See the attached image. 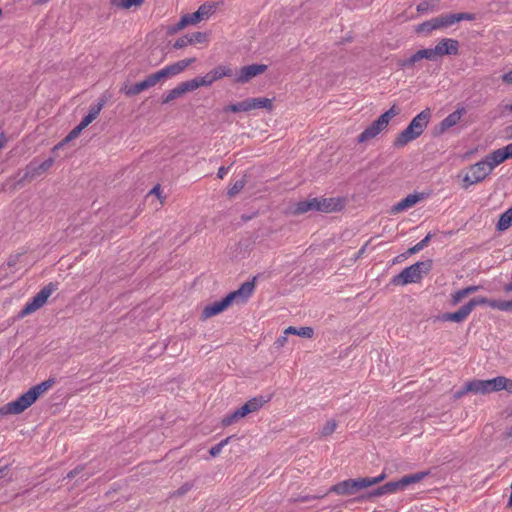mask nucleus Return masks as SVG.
Masks as SVG:
<instances>
[{
    "label": "nucleus",
    "mask_w": 512,
    "mask_h": 512,
    "mask_svg": "<svg viewBox=\"0 0 512 512\" xmlns=\"http://www.w3.org/2000/svg\"><path fill=\"white\" fill-rule=\"evenodd\" d=\"M54 384L55 379L49 378L31 387L27 392L19 396L16 400L0 407V417L21 414L32 404H34L42 394L52 388Z\"/></svg>",
    "instance_id": "obj_1"
},
{
    "label": "nucleus",
    "mask_w": 512,
    "mask_h": 512,
    "mask_svg": "<svg viewBox=\"0 0 512 512\" xmlns=\"http://www.w3.org/2000/svg\"><path fill=\"white\" fill-rule=\"evenodd\" d=\"M254 290V282H244L239 289L230 292L220 301L205 306L202 311V318L207 319L226 310L233 302L244 303L248 300Z\"/></svg>",
    "instance_id": "obj_2"
},
{
    "label": "nucleus",
    "mask_w": 512,
    "mask_h": 512,
    "mask_svg": "<svg viewBox=\"0 0 512 512\" xmlns=\"http://www.w3.org/2000/svg\"><path fill=\"white\" fill-rule=\"evenodd\" d=\"M431 116L430 108L422 110L410 121L408 126L397 135L393 145L397 148H401L420 137L428 126Z\"/></svg>",
    "instance_id": "obj_3"
},
{
    "label": "nucleus",
    "mask_w": 512,
    "mask_h": 512,
    "mask_svg": "<svg viewBox=\"0 0 512 512\" xmlns=\"http://www.w3.org/2000/svg\"><path fill=\"white\" fill-rule=\"evenodd\" d=\"M386 478L384 473L377 477H363L357 479H347L335 485H332L327 493H335L338 495H354L362 489L374 486L382 482Z\"/></svg>",
    "instance_id": "obj_4"
},
{
    "label": "nucleus",
    "mask_w": 512,
    "mask_h": 512,
    "mask_svg": "<svg viewBox=\"0 0 512 512\" xmlns=\"http://www.w3.org/2000/svg\"><path fill=\"white\" fill-rule=\"evenodd\" d=\"M433 262L428 259L416 262L409 267L404 268L399 274L395 275L391 283L393 285H407L409 283H418L432 268Z\"/></svg>",
    "instance_id": "obj_5"
},
{
    "label": "nucleus",
    "mask_w": 512,
    "mask_h": 512,
    "mask_svg": "<svg viewBox=\"0 0 512 512\" xmlns=\"http://www.w3.org/2000/svg\"><path fill=\"white\" fill-rule=\"evenodd\" d=\"M54 163V158H48L40 164H36L34 161L30 162L23 171H19L15 176L14 188H21L27 182L33 181L35 178L41 176L48 171Z\"/></svg>",
    "instance_id": "obj_6"
},
{
    "label": "nucleus",
    "mask_w": 512,
    "mask_h": 512,
    "mask_svg": "<svg viewBox=\"0 0 512 512\" xmlns=\"http://www.w3.org/2000/svg\"><path fill=\"white\" fill-rule=\"evenodd\" d=\"M55 290H57V284L55 283L51 282L44 286L29 302L26 303L19 312V317L23 318L40 309Z\"/></svg>",
    "instance_id": "obj_7"
},
{
    "label": "nucleus",
    "mask_w": 512,
    "mask_h": 512,
    "mask_svg": "<svg viewBox=\"0 0 512 512\" xmlns=\"http://www.w3.org/2000/svg\"><path fill=\"white\" fill-rule=\"evenodd\" d=\"M486 302H487L486 297L472 298L468 303H466L465 305L460 307L457 311L444 313L440 319L442 321H451V322H455V323H461L469 316V314L472 312V310L476 306L483 305Z\"/></svg>",
    "instance_id": "obj_8"
},
{
    "label": "nucleus",
    "mask_w": 512,
    "mask_h": 512,
    "mask_svg": "<svg viewBox=\"0 0 512 512\" xmlns=\"http://www.w3.org/2000/svg\"><path fill=\"white\" fill-rule=\"evenodd\" d=\"M475 15L472 13H451L444 14L428 20L432 30L449 27L462 20L473 21Z\"/></svg>",
    "instance_id": "obj_9"
},
{
    "label": "nucleus",
    "mask_w": 512,
    "mask_h": 512,
    "mask_svg": "<svg viewBox=\"0 0 512 512\" xmlns=\"http://www.w3.org/2000/svg\"><path fill=\"white\" fill-rule=\"evenodd\" d=\"M267 66L264 64H251L243 66L237 71H234L233 81L235 83L244 84L249 82L254 77L264 73Z\"/></svg>",
    "instance_id": "obj_10"
},
{
    "label": "nucleus",
    "mask_w": 512,
    "mask_h": 512,
    "mask_svg": "<svg viewBox=\"0 0 512 512\" xmlns=\"http://www.w3.org/2000/svg\"><path fill=\"white\" fill-rule=\"evenodd\" d=\"M465 113L466 110L464 107L457 108L454 112L450 113L437 126L433 128L432 135L434 137H438L444 134L448 129L458 124Z\"/></svg>",
    "instance_id": "obj_11"
},
{
    "label": "nucleus",
    "mask_w": 512,
    "mask_h": 512,
    "mask_svg": "<svg viewBox=\"0 0 512 512\" xmlns=\"http://www.w3.org/2000/svg\"><path fill=\"white\" fill-rule=\"evenodd\" d=\"M195 58H187L180 61H177L173 64H170L161 70L155 72L157 75L159 82L174 77L184 71L190 64L195 62Z\"/></svg>",
    "instance_id": "obj_12"
},
{
    "label": "nucleus",
    "mask_w": 512,
    "mask_h": 512,
    "mask_svg": "<svg viewBox=\"0 0 512 512\" xmlns=\"http://www.w3.org/2000/svg\"><path fill=\"white\" fill-rule=\"evenodd\" d=\"M388 127L379 117L371 123L357 138L358 143L367 142L377 135H379L383 130Z\"/></svg>",
    "instance_id": "obj_13"
},
{
    "label": "nucleus",
    "mask_w": 512,
    "mask_h": 512,
    "mask_svg": "<svg viewBox=\"0 0 512 512\" xmlns=\"http://www.w3.org/2000/svg\"><path fill=\"white\" fill-rule=\"evenodd\" d=\"M488 392H498L501 390H507L512 393V380L504 377L498 376L493 379L487 380Z\"/></svg>",
    "instance_id": "obj_14"
},
{
    "label": "nucleus",
    "mask_w": 512,
    "mask_h": 512,
    "mask_svg": "<svg viewBox=\"0 0 512 512\" xmlns=\"http://www.w3.org/2000/svg\"><path fill=\"white\" fill-rule=\"evenodd\" d=\"M492 172L491 167L484 159L473 164L470 167L469 173L473 176L474 182L483 181Z\"/></svg>",
    "instance_id": "obj_15"
},
{
    "label": "nucleus",
    "mask_w": 512,
    "mask_h": 512,
    "mask_svg": "<svg viewBox=\"0 0 512 512\" xmlns=\"http://www.w3.org/2000/svg\"><path fill=\"white\" fill-rule=\"evenodd\" d=\"M440 49V56L457 55L459 52V42L455 39L443 38L435 46Z\"/></svg>",
    "instance_id": "obj_16"
},
{
    "label": "nucleus",
    "mask_w": 512,
    "mask_h": 512,
    "mask_svg": "<svg viewBox=\"0 0 512 512\" xmlns=\"http://www.w3.org/2000/svg\"><path fill=\"white\" fill-rule=\"evenodd\" d=\"M214 5L203 4L197 11L186 14L191 24H197L214 12Z\"/></svg>",
    "instance_id": "obj_17"
},
{
    "label": "nucleus",
    "mask_w": 512,
    "mask_h": 512,
    "mask_svg": "<svg viewBox=\"0 0 512 512\" xmlns=\"http://www.w3.org/2000/svg\"><path fill=\"white\" fill-rule=\"evenodd\" d=\"M250 413H251V411L249 410V408L246 405V403H244V405H242L241 407L237 408L234 412H232L231 414L226 415L222 419L221 423H222V425L224 427L230 426L233 423L237 422L239 419L247 416Z\"/></svg>",
    "instance_id": "obj_18"
},
{
    "label": "nucleus",
    "mask_w": 512,
    "mask_h": 512,
    "mask_svg": "<svg viewBox=\"0 0 512 512\" xmlns=\"http://www.w3.org/2000/svg\"><path fill=\"white\" fill-rule=\"evenodd\" d=\"M320 212L330 213L340 211L343 208V202L339 198L320 197Z\"/></svg>",
    "instance_id": "obj_19"
},
{
    "label": "nucleus",
    "mask_w": 512,
    "mask_h": 512,
    "mask_svg": "<svg viewBox=\"0 0 512 512\" xmlns=\"http://www.w3.org/2000/svg\"><path fill=\"white\" fill-rule=\"evenodd\" d=\"M420 200H421L420 194H409L408 196H406L404 199H402L401 201H399L397 204H395L392 207V212L399 213L401 211H404L408 208L413 207Z\"/></svg>",
    "instance_id": "obj_20"
},
{
    "label": "nucleus",
    "mask_w": 512,
    "mask_h": 512,
    "mask_svg": "<svg viewBox=\"0 0 512 512\" xmlns=\"http://www.w3.org/2000/svg\"><path fill=\"white\" fill-rule=\"evenodd\" d=\"M423 60L419 50L410 57L397 60V67L402 70H413Z\"/></svg>",
    "instance_id": "obj_21"
},
{
    "label": "nucleus",
    "mask_w": 512,
    "mask_h": 512,
    "mask_svg": "<svg viewBox=\"0 0 512 512\" xmlns=\"http://www.w3.org/2000/svg\"><path fill=\"white\" fill-rule=\"evenodd\" d=\"M148 89H150L148 87V82H146L144 79L133 85L124 84V86L120 89V92L125 94L127 97H133Z\"/></svg>",
    "instance_id": "obj_22"
},
{
    "label": "nucleus",
    "mask_w": 512,
    "mask_h": 512,
    "mask_svg": "<svg viewBox=\"0 0 512 512\" xmlns=\"http://www.w3.org/2000/svg\"><path fill=\"white\" fill-rule=\"evenodd\" d=\"M391 493H395V489L393 488V485H392V483L390 481V482H387V483H385L384 485H382L380 487H377L376 489H374L373 491L367 493L366 495L361 496L357 500H360V499H371V498H375V497H379V496H382V495H385V494H391Z\"/></svg>",
    "instance_id": "obj_23"
},
{
    "label": "nucleus",
    "mask_w": 512,
    "mask_h": 512,
    "mask_svg": "<svg viewBox=\"0 0 512 512\" xmlns=\"http://www.w3.org/2000/svg\"><path fill=\"white\" fill-rule=\"evenodd\" d=\"M484 160L487 161V164H489V166L493 170L496 166L503 163L506 160V157L504 155V152L502 151V148H499L489 153Z\"/></svg>",
    "instance_id": "obj_24"
},
{
    "label": "nucleus",
    "mask_w": 512,
    "mask_h": 512,
    "mask_svg": "<svg viewBox=\"0 0 512 512\" xmlns=\"http://www.w3.org/2000/svg\"><path fill=\"white\" fill-rule=\"evenodd\" d=\"M467 390H470V393L474 394H489L487 380L474 379L469 381L467 382Z\"/></svg>",
    "instance_id": "obj_25"
},
{
    "label": "nucleus",
    "mask_w": 512,
    "mask_h": 512,
    "mask_svg": "<svg viewBox=\"0 0 512 512\" xmlns=\"http://www.w3.org/2000/svg\"><path fill=\"white\" fill-rule=\"evenodd\" d=\"M212 80L217 81L223 77H233L234 76V70L230 68L229 66L225 65H219L210 72Z\"/></svg>",
    "instance_id": "obj_26"
},
{
    "label": "nucleus",
    "mask_w": 512,
    "mask_h": 512,
    "mask_svg": "<svg viewBox=\"0 0 512 512\" xmlns=\"http://www.w3.org/2000/svg\"><path fill=\"white\" fill-rule=\"evenodd\" d=\"M249 102L251 110L264 108L268 111H272L273 109L272 99L266 97L249 98Z\"/></svg>",
    "instance_id": "obj_27"
},
{
    "label": "nucleus",
    "mask_w": 512,
    "mask_h": 512,
    "mask_svg": "<svg viewBox=\"0 0 512 512\" xmlns=\"http://www.w3.org/2000/svg\"><path fill=\"white\" fill-rule=\"evenodd\" d=\"M284 334L286 335H298L300 337H304V338H312L313 335H314V330L312 327H309V326H306V327H294V326H289L288 328L285 329L284 331Z\"/></svg>",
    "instance_id": "obj_28"
},
{
    "label": "nucleus",
    "mask_w": 512,
    "mask_h": 512,
    "mask_svg": "<svg viewBox=\"0 0 512 512\" xmlns=\"http://www.w3.org/2000/svg\"><path fill=\"white\" fill-rule=\"evenodd\" d=\"M269 401H270V397H265V396L260 395V396H256V397L249 399L246 402V405L248 406L251 413H254V412H257L260 408H262L264 406V404H266Z\"/></svg>",
    "instance_id": "obj_29"
},
{
    "label": "nucleus",
    "mask_w": 512,
    "mask_h": 512,
    "mask_svg": "<svg viewBox=\"0 0 512 512\" xmlns=\"http://www.w3.org/2000/svg\"><path fill=\"white\" fill-rule=\"evenodd\" d=\"M224 111L225 112H233V113L251 111L249 98H247L241 102H237L235 104H230V105L226 106L224 108Z\"/></svg>",
    "instance_id": "obj_30"
},
{
    "label": "nucleus",
    "mask_w": 512,
    "mask_h": 512,
    "mask_svg": "<svg viewBox=\"0 0 512 512\" xmlns=\"http://www.w3.org/2000/svg\"><path fill=\"white\" fill-rule=\"evenodd\" d=\"M429 472L427 471H421L410 475H405L401 478V483L404 485V487H407L410 484H414L417 482H420L423 480Z\"/></svg>",
    "instance_id": "obj_31"
},
{
    "label": "nucleus",
    "mask_w": 512,
    "mask_h": 512,
    "mask_svg": "<svg viewBox=\"0 0 512 512\" xmlns=\"http://www.w3.org/2000/svg\"><path fill=\"white\" fill-rule=\"evenodd\" d=\"M489 305L493 309H498L500 311H512V299L511 300H490L487 298V302L485 303Z\"/></svg>",
    "instance_id": "obj_32"
},
{
    "label": "nucleus",
    "mask_w": 512,
    "mask_h": 512,
    "mask_svg": "<svg viewBox=\"0 0 512 512\" xmlns=\"http://www.w3.org/2000/svg\"><path fill=\"white\" fill-rule=\"evenodd\" d=\"M93 473H94L93 471H86V468L84 466H78V467L74 468L73 470H71L67 474L66 478L72 479V478L79 476L82 481H85L88 478H90L93 475Z\"/></svg>",
    "instance_id": "obj_33"
},
{
    "label": "nucleus",
    "mask_w": 512,
    "mask_h": 512,
    "mask_svg": "<svg viewBox=\"0 0 512 512\" xmlns=\"http://www.w3.org/2000/svg\"><path fill=\"white\" fill-rule=\"evenodd\" d=\"M510 226H512V215L508 210L500 215V218L496 224V229L498 231H505Z\"/></svg>",
    "instance_id": "obj_34"
},
{
    "label": "nucleus",
    "mask_w": 512,
    "mask_h": 512,
    "mask_svg": "<svg viewBox=\"0 0 512 512\" xmlns=\"http://www.w3.org/2000/svg\"><path fill=\"white\" fill-rule=\"evenodd\" d=\"M308 211H312V201L311 199H307L304 201L298 202L292 211L294 215H302Z\"/></svg>",
    "instance_id": "obj_35"
},
{
    "label": "nucleus",
    "mask_w": 512,
    "mask_h": 512,
    "mask_svg": "<svg viewBox=\"0 0 512 512\" xmlns=\"http://www.w3.org/2000/svg\"><path fill=\"white\" fill-rule=\"evenodd\" d=\"M144 0H112V4L121 9H130L131 7H139Z\"/></svg>",
    "instance_id": "obj_36"
},
{
    "label": "nucleus",
    "mask_w": 512,
    "mask_h": 512,
    "mask_svg": "<svg viewBox=\"0 0 512 512\" xmlns=\"http://www.w3.org/2000/svg\"><path fill=\"white\" fill-rule=\"evenodd\" d=\"M246 183V176H243L241 179L235 181L232 184V186L228 189L227 195L230 198L236 196L245 187Z\"/></svg>",
    "instance_id": "obj_37"
},
{
    "label": "nucleus",
    "mask_w": 512,
    "mask_h": 512,
    "mask_svg": "<svg viewBox=\"0 0 512 512\" xmlns=\"http://www.w3.org/2000/svg\"><path fill=\"white\" fill-rule=\"evenodd\" d=\"M186 36L188 37L190 45L208 41V34L206 32H193L191 34H186Z\"/></svg>",
    "instance_id": "obj_38"
},
{
    "label": "nucleus",
    "mask_w": 512,
    "mask_h": 512,
    "mask_svg": "<svg viewBox=\"0 0 512 512\" xmlns=\"http://www.w3.org/2000/svg\"><path fill=\"white\" fill-rule=\"evenodd\" d=\"M419 52L423 59H427L430 61H435L437 60L438 57H441L439 54L440 49H438L437 47L421 49L419 50Z\"/></svg>",
    "instance_id": "obj_39"
},
{
    "label": "nucleus",
    "mask_w": 512,
    "mask_h": 512,
    "mask_svg": "<svg viewBox=\"0 0 512 512\" xmlns=\"http://www.w3.org/2000/svg\"><path fill=\"white\" fill-rule=\"evenodd\" d=\"M432 237H433V235L431 233H428L424 239H422L420 242L415 244L413 247L409 248L407 251V254L412 255V254H415V253H418L419 251H421L423 248H425L428 245V243L430 242Z\"/></svg>",
    "instance_id": "obj_40"
},
{
    "label": "nucleus",
    "mask_w": 512,
    "mask_h": 512,
    "mask_svg": "<svg viewBox=\"0 0 512 512\" xmlns=\"http://www.w3.org/2000/svg\"><path fill=\"white\" fill-rule=\"evenodd\" d=\"M183 94L179 88V86L177 85L175 88L171 89L170 91H168L164 96H163V99H162V104H168L170 103L171 101L181 97Z\"/></svg>",
    "instance_id": "obj_41"
},
{
    "label": "nucleus",
    "mask_w": 512,
    "mask_h": 512,
    "mask_svg": "<svg viewBox=\"0 0 512 512\" xmlns=\"http://www.w3.org/2000/svg\"><path fill=\"white\" fill-rule=\"evenodd\" d=\"M178 86H179L182 94L194 91L197 88H199V84H198L196 78L188 80V81L181 82L180 84H178Z\"/></svg>",
    "instance_id": "obj_42"
},
{
    "label": "nucleus",
    "mask_w": 512,
    "mask_h": 512,
    "mask_svg": "<svg viewBox=\"0 0 512 512\" xmlns=\"http://www.w3.org/2000/svg\"><path fill=\"white\" fill-rule=\"evenodd\" d=\"M232 437L233 436L226 437L225 439L221 440L218 444H216L213 447H211L210 450H209V454L212 457L218 456L221 453L223 447L226 446L230 442Z\"/></svg>",
    "instance_id": "obj_43"
},
{
    "label": "nucleus",
    "mask_w": 512,
    "mask_h": 512,
    "mask_svg": "<svg viewBox=\"0 0 512 512\" xmlns=\"http://www.w3.org/2000/svg\"><path fill=\"white\" fill-rule=\"evenodd\" d=\"M399 114V109L396 107V105H393L390 109H388L386 112L381 114L379 118L386 124L389 125L390 120Z\"/></svg>",
    "instance_id": "obj_44"
},
{
    "label": "nucleus",
    "mask_w": 512,
    "mask_h": 512,
    "mask_svg": "<svg viewBox=\"0 0 512 512\" xmlns=\"http://www.w3.org/2000/svg\"><path fill=\"white\" fill-rule=\"evenodd\" d=\"M337 427V422L335 420H329L323 428L320 430V437H327L331 435Z\"/></svg>",
    "instance_id": "obj_45"
},
{
    "label": "nucleus",
    "mask_w": 512,
    "mask_h": 512,
    "mask_svg": "<svg viewBox=\"0 0 512 512\" xmlns=\"http://www.w3.org/2000/svg\"><path fill=\"white\" fill-rule=\"evenodd\" d=\"M328 493L326 492L325 494H322V495H299L297 497H294V498H291L290 501L291 502H309V501H312V500H316V499H322L324 498Z\"/></svg>",
    "instance_id": "obj_46"
},
{
    "label": "nucleus",
    "mask_w": 512,
    "mask_h": 512,
    "mask_svg": "<svg viewBox=\"0 0 512 512\" xmlns=\"http://www.w3.org/2000/svg\"><path fill=\"white\" fill-rule=\"evenodd\" d=\"M105 103L106 100L104 98L99 99L98 103L90 108L88 114L91 115V117L95 120L101 112V110L103 109Z\"/></svg>",
    "instance_id": "obj_47"
},
{
    "label": "nucleus",
    "mask_w": 512,
    "mask_h": 512,
    "mask_svg": "<svg viewBox=\"0 0 512 512\" xmlns=\"http://www.w3.org/2000/svg\"><path fill=\"white\" fill-rule=\"evenodd\" d=\"M193 487V484L190 482L184 483L182 486H180L176 491L172 493V496L181 497L185 495L187 492H189Z\"/></svg>",
    "instance_id": "obj_48"
},
{
    "label": "nucleus",
    "mask_w": 512,
    "mask_h": 512,
    "mask_svg": "<svg viewBox=\"0 0 512 512\" xmlns=\"http://www.w3.org/2000/svg\"><path fill=\"white\" fill-rule=\"evenodd\" d=\"M465 297H467V294H466L464 288L456 291L454 294H452V298H451L452 305L458 304Z\"/></svg>",
    "instance_id": "obj_49"
},
{
    "label": "nucleus",
    "mask_w": 512,
    "mask_h": 512,
    "mask_svg": "<svg viewBox=\"0 0 512 512\" xmlns=\"http://www.w3.org/2000/svg\"><path fill=\"white\" fill-rule=\"evenodd\" d=\"M433 4L431 3V1H422L421 3H419L417 5V12L423 14V13H426L428 12L430 9H433Z\"/></svg>",
    "instance_id": "obj_50"
},
{
    "label": "nucleus",
    "mask_w": 512,
    "mask_h": 512,
    "mask_svg": "<svg viewBox=\"0 0 512 512\" xmlns=\"http://www.w3.org/2000/svg\"><path fill=\"white\" fill-rule=\"evenodd\" d=\"M196 80L199 84V87L201 86H210L214 80H212L210 73L208 72L205 76L202 77H196Z\"/></svg>",
    "instance_id": "obj_51"
},
{
    "label": "nucleus",
    "mask_w": 512,
    "mask_h": 512,
    "mask_svg": "<svg viewBox=\"0 0 512 512\" xmlns=\"http://www.w3.org/2000/svg\"><path fill=\"white\" fill-rule=\"evenodd\" d=\"M188 45H190V44H189L188 37H187L186 35H184V36H182V37L178 38V39L174 42L173 47H174L175 49H182V48H184V47H186V46H188Z\"/></svg>",
    "instance_id": "obj_52"
},
{
    "label": "nucleus",
    "mask_w": 512,
    "mask_h": 512,
    "mask_svg": "<svg viewBox=\"0 0 512 512\" xmlns=\"http://www.w3.org/2000/svg\"><path fill=\"white\" fill-rule=\"evenodd\" d=\"M190 24L191 23H190V20L188 19L187 15H184L181 17L180 21L176 24L173 31L181 30Z\"/></svg>",
    "instance_id": "obj_53"
},
{
    "label": "nucleus",
    "mask_w": 512,
    "mask_h": 512,
    "mask_svg": "<svg viewBox=\"0 0 512 512\" xmlns=\"http://www.w3.org/2000/svg\"><path fill=\"white\" fill-rule=\"evenodd\" d=\"M190 24L191 23H190V20L188 19L187 15H184L181 17L180 21L176 24L173 31L181 30Z\"/></svg>",
    "instance_id": "obj_54"
},
{
    "label": "nucleus",
    "mask_w": 512,
    "mask_h": 512,
    "mask_svg": "<svg viewBox=\"0 0 512 512\" xmlns=\"http://www.w3.org/2000/svg\"><path fill=\"white\" fill-rule=\"evenodd\" d=\"M477 183L478 182H474V178L470 173L466 174L465 177L463 178V188L464 189H468L471 185L477 184Z\"/></svg>",
    "instance_id": "obj_55"
},
{
    "label": "nucleus",
    "mask_w": 512,
    "mask_h": 512,
    "mask_svg": "<svg viewBox=\"0 0 512 512\" xmlns=\"http://www.w3.org/2000/svg\"><path fill=\"white\" fill-rule=\"evenodd\" d=\"M146 82H148V87L149 88H152L154 87L156 84L159 83V79L157 77V75L155 73H152L150 75H148L146 78H145Z\"/></svg>",
    "instance_id": "obj_56"
},
{
    "label": "nucleus",
    "mask_w": 512,
    "mask_h": 512,
    "mask_svg": "<svg viewBox=\"0 0 512 512\" xmlns=\"http://www.w3.org/2000/svg\"><path fill=\"white\" fill-rule=\"evenodd\" d=\"M432 31L433 30L431 29L428 21L421 23L420 25H418V27L416 29V32H418V33L425 32L428 34V33H431Z\"/></svg>",
    "instance_id": "obj_57"
},
{
    "label": "nucleus",
    "mask_w": 512,
    "mask_h": 512,
    "mask_svg": "<svg viewBox=\"0 0 512 512\" xmlns=\"http://www.w3.org/2000/svg\"><path fill=\"white\" fill-rule=\"evenodd\" d=\"M467 393H470V390H467V383L460 389V390H457L455 393H454V398L455 399H460L462 398L464 395H466Z\"/></svg>",
    "instance_id": "obj_58"
},
{
    "label": "nucleus",
    "mask_w": 512,
    "mask_h": 512,
    "mask_svg": "<svg viewBox=\"0 0 512 512\" xmlns=\"http://www.w3.org/2000/svg\"><path fill=\"white\" fill-rule=\"evenodd\" d=\"M94 121V118L91 117V115L87 114L79 123L80 127L85 129L89 124H91Z\"/></svg>",
    "instance_id": "obj_59"
},
{
    "label": "nucleus",
    "mask_w": 512,
    "mask_h": 512,
    "mask_svg": "<svg viewBox=\"0 0 512 512\" xmlns=\"http://www.w3.org/2000/svg\"><path fill=\"white\" fill-rule=\"evenodd\" d=\"M286 342H287V335L284 334L276 339V341L274 342V345L276 348H281L286 344Z\"/></svg>",
    "instance_id": "obj_60"
},
{
    "label": "nucleus",
    "mask_w": 512,
    "mask_h": 512,
    "mask_svg": "<svg viewBox=\"0 0 512 512\" xmlns=\"http://www.w3.org/2000/svg\"><path fill=\"white\" fill-rule=\"evenodd\" d=\"M512 437V426L508 427L500 436L501 441H507Z\"/></svg>",
    "instance_id": "obj_61"
},
{
    "label": "nucleus",
    "mask_w": 512,
    "mask_h": 512,
    "mask_svg": "<svg viewBox=\"0 0 512 512\" xmlns=\"http://www.w3.org/2000/svg\"><path fill=\"white\" fill-rule=\"evenodd\" d=\"M502 151L504 152V155L506 157V160L509 158H512V143L506 145L502 148Z\"/></svg>",
    "instance_id": "obj_62"
},
{
    "label": "nucleus",
    "mask_w": 512,
    "mask_h": 512,
    "mask_svg": "<svg viewBox=\"0 0 512 512\" xmlns=\"http://www.w3.org/2000/svg\"><path fill=\"white\" fill-rule=\"evenodd\" d=\"M83 128L80 127V125L78 124L76 127H74L70 132L69 134L74 137V138H77L80 133L82 132Z\"/></svg>",
    "instance_id": "obj_63"
},
{
    "label": "nucleus",
    "mask_w": 512,
    "mask_h": 512,
    "mask_svg": "<svg viewBox=\"0 0 512 512\" xmlns=\"http://www.w3.org/2000/svg\"><path fill=\"white\" fill-rule=\"evenodd\" d=\"M505 83L512 84V70L502 76Z\"/></svg>",
    "instance_id": "obj_64"
}]
</instances>
